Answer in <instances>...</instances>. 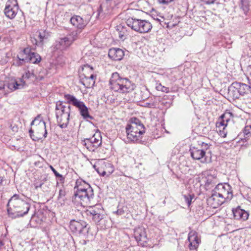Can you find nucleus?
<instances>
[{
    "label": "nucleus",
    "instance_id": "obj_1",
    "mask_svg": "<svg viewBox=\"0 0 251 251\" xmlns=\"http://www.w3.org/2000/svg\"><path fill=\"white\" fill-rule=\"evenodd\" d=\"M7 207L8 217L16 219L26 215L30 208V204L24 201L19 195L14 194L9 200Z\"/></svg>",
    "mask_w": 251,
    "mask_h": 251
},
{
    "label": "nucleus",
    "instance_id": "obj_2",
    "mask_svg": "<svg viewBox=\"0 0 251 251\" xmlns=\"http://www.w3.org/2000/svg\"><path fill=\"white\" fill-rule=\"evenodd\" d=\"M73 199L83 206L90 204L94 198L93 190L90 184L81 178L77 179L74 187Z\"/></svg>",
    "mask_w": 251,
    "mask_h": 251
},
{
    "label": "nucleus",
    "instance_id": "obj_3",
    "mask_svg": "<svg viewBox=\"0 0 251 251\" xmlns=\"http://www.w3.org/2000/svg\"><path fill=\"white\" fill-rule=\"evenodd\" d=\"M109 84L112 90L121 94L130 93L135 88V84L129 79L122 77L117 72L112 74Z\"/></svg>",
    "mask_w": 251,
    "mask_h": 251
},
{
    "label": "nucleus",
    "instance_id": "obj_4",
    "mask_svg": "<svg viewBox=\"0 0 251 251\" xmlns=\"http://www.w3.org/2000/svg\"><path fill=\"white\" fill-rule=\"evenodd\" d=\"M247 94L251 95V86L245 83L234 82L228 88L227 97L229 101L239 99Z\"/></svg>",
    "mask_w": 251,
    "mask_h": 251
},
{
    "label": "nucleus",
    "instance_id": "obj_5",
    "mask_svg": "<svg viewBox=\"0 0 251 251\" xmlns=\"http://www.w3.org/2000/svg\"><path fill=\"white\" fill-rule=\"evenodd\" d=\"M31 126H34V129L31 128L29 130V133L33 140L38 141L47 137L48 133L46 123L40 116L36 117L32 121Z\"/></svg>",
    "mask_w": 251,
    "mask_h": 251
},
{
    "label": "nucleus",
    "instance_id": "obj_6",
    "mask_svg": "<svg viewBox=\"0 0 251 251\" xmlns=\"http://www.w3.org/2000/svg\"><path fill=\"white\" fill-rule=\"evenodd\" d=\"M15 64L17 66H23L28 62L37 64L41 60V56L36 53L31 52V49L29 48H25L19 52Z\"/></svg>",
    "mask_w": 251,
    "mask_h": 251
},
{
    "label": "nucleus",
    "instance_id": "obj_7",
    "mask_svg": "<svg viewBox=\"0 0 251 251\" xmlns=\"http://www.w3.org/2000/svg\"><path fill=\"white\" fill-rule=\"evenodd\" d=\"M64 98L67 103L72 104L78 109L80 115L84 119L87 120L88 119L91 120L94 119L93 117L89 114L88 108L83 101L70 94H65Z\"/></svg>",
    "mask_w": 251,
    "mask_h": 251
},
{
    "label": "nucleus",
    "instance_id": "obj_8",
    "mask_svg": "<svg viewBox=\"0 0 251 251\" xmlns=\"http://www.w3.org/2000/svg\"><path fill=\"white\" fill-rule=\"evenodd\" d=\"M126 24L132 29L141 33L149 32L152 28V25L147 20L131 18L126 20Z\"/></svg>",
    "mask_w": 251,
    "mask_h": 251
},
{
    "label": "nucleus",
    "instance_id": "obj_9",
    "mask_svg": "<svg viewBox=\"0 0 251 251\" xmlns=\"http://www.w3.org/2000/svg\"><path fill=\"white\" fill-rule=\"evenodd\" d=\"M69 227L74 234L85 238L89 237V227L85 221L72 220L70 221Z\"/></svg>",
    "mask_w": 251,
    "mask_h": 251
},
{
    "label": "nucleus",
    "instance_id": "obj_10",
    "mask_svg": "<svg viewBox=\"0 0 251 251\" xmlns=\"http://www.w3.org/2000/svg\"><path fill=\"white\" fill-rule=\"evenodd\" d=\"M201 148L194 146H190L189 152L191 156L194 160H201V162H207L206 156V151L209 148V145L204 142L201 143Z\"/></svg>",
    "mask_w": 251,
    "mask_h": 251
},
{
    "label": "nucleus",
    "instance_id": "obj_11",
    "mask_svg": "<svg viewBox=\"0 0 251 251\" xmlns=\"http://www.w3.org/2000/svg\"><path fill=\"white\" fill-rule=\"evenodd\" d=\"M214 191H216L218 196L224 200H230L232 198L230 186L227 183L218 184L216 185Z\"/></svg>",
    "mask_w": 251,
    "mask_h": 251
},
{
    "label": "nucleus",
    "instance_id": "obj_12",
    "mask_svg": "<svg viewBox=\"0 0 251 251\" xmlns=\"http://www.w3.org/2000/svg\"><path fill=\"white\" fill-rule=\"evenodd\" d=\"M86 212L87 215L92 218L93 222L96 224L103 219L102 210L100 205L90 207Z\"/></svg>",
    "mask_w": 251,
    "mask_h": 251
},
{
    "label": "nucleus",
    "instance_id": "obj_13",
    "mask_svg": "<svg viewBox=\"0 0 251 251\" xmlns=\"http://www.w3.org/2000/svg\"><path fill=\"white\" fill-rule=\"evenodd\" d=\"M19 6L16 0H8L4 10L5 16L10 19H14L17 14Z\"/></svg>",
    "mask_w": 251,
    "mask_h": 251
},
{
    "label": "nucleus",
    "instance_id": "obj_14",
    "mask_svg": "<svg viewBox=\"0 0 251 251\" xmlns=\"http://www.w3.org/2000/svg\"><path fill=\"white\" fill-rule=\"evenodd\" d=\"M80 32V31H73L67 37L60 39L58 42L60 47H57V48L60 50H63L70 46L74 41L76 40L78 35Z\"/></svg>",
    "mask_w": 251,
    "mask_h": 251
},
{
    "label": "nucleus",
    "instance_id": "obj_15",
    "mask_svg": "<svg viewBox=\"0 0 251 251\" xmlns=\"http://www.w3.org/2000/svg\"><path fill=\"white\" fill-rule=\"evenodd\" d=\"M134 236L138 245L142 247L145 246L148 239L146 229L143 226H139L134 230Z\"/></svg>",
    "mask_w": 251,
    "mask_h": 251
},
{
    "label": "nucleus",
    "instance_id": "obj_16",
    "mask_svg": "<svg viewBox=\"0 0 251 251\" xmlns=\"http://www.w3.org/2000/svg\"><path fill=\"white\" fill-rule=\"evenodd\" d=\"M131 124H128L126 127V130L131 129V132H137L138 136H141L145 133V126L137 118L131 119Z\"/></svg>",
    "mask_w": 251,
    "mask_h": 251
},
{
    "label": "nucleus",
    "instance_id": "obj_17",
    "mask_svg": "<svg viewBox=\"0 0 251 251\" xmlns=\"http://www.w3.org/2000/svg\"><path fill=\"white\" fill-rule=\"evenodd\" d=\"M188 240L189 242L190 250L197 251L201 243V239L198 236V233L195 231H191L188 234Z\"/></svg>",
    "mask_w": 251,
    "mask_h": 251
},
{
    "label": "nucleus",
    "instance_id": "obj_18",
    "mask_svg": "<svg viewBox=\"0 0 251 251\" xmlns=\"http://www.w3.org/2000/svg\"><path fill=\"white\" fill-rule=\"evenodd\" d=\"M225 202L224 200L222 199L218 196L216 191H214L210 197L207 199L208 205L213 208H217Z\"/></svg>",
    "mask_w": 251,
    "mask_h": 251
},
{
    "label": "nucleus",
    "instance_id": "obj_19",
    "mask_svg": "<svg viewBox=\"0 0 251 251\" xmlns=\"http://www.w3.org/2000/svg\"><path fill=\"white\" fill-rule=\"evenodd\" d=\"M234 218L237 220L245 221L249 218V214L245 210L241 209L240 206L232 210Z\"/></svg>",
    "mask_w": 251,
    "mask_h": 251
},
{
    "label": "nucleus",
    "instance_id": "obj_20",
    "mask_svg": "<svg viewBox=\"0 0 251 251\" xmlns=\"http://www.w3.org/2000/svg\"><path fill=\"white\" fill-rule=\"evenodd\" d=\"M25 82H23L22 80H20V82L15 81L8 83L7 85H5L4 82L0 81V90L4 89L6 86L11 91H14L17 89H19L23 88Z\"/></svg>",
    "mask_w": 251,
    "mask_h": 251
},
{
    "label": "nucleus",
    "instance_id": "obj_21",
    "mask_svg": "<svg viewBox=\"0 0 251 251\" xmlns=\"http://www.w3.org/2000/svg\"><path fill=\"white\" fill-rule=\"evenodd\" d=\"M125 55L123 50L119 48H112L109 50L108 56L115 61H119L122 59Z\"/></svg>",
    "mask_w": 251,
    "mask_h": 251
},
{
    "label": "nucleus",
    "instance_id": "obj_22",
    "mask_svg": "<svg viewBox=\"0 0 251 251\" xmlns=\"http://www.w3.org/2000/svg\"><path fill=\"white\" fill-rule=\"evenodd\" d=\"M71 107L70 105L66 106L61 101H57L55 106V115L60 114H70Z\"/></svg>",
    "mask_w": 251,
    "mask_h": 251
},
{
    "label": "nucleus",
    "instance_id": "obj_23",
    "mask_svg": "<svg viewBox=\"0 0 251 251\" xmlns=\"http://www.w3.org/2000/svg\"><path fill=\"white\" fill-rule=\"evenodd\" d=\"M71 23L78 29L81 30L86 25L87 23L79 16L74 15L70 19Z\"/></svg>",
    "mask_w": 251,
    "mask_h": 251
},
{
    "label": "nucleus",
    "instance_id": "obj_24",
    "mask_svg": "<svg viewBox=\"0 0 251 251\" xmlns=\"http://www.w3.org/2000/svg\"><path fill=\"white\" fill-rule=\"evenodd\" d=\"M70 114L56 115L57 122L61 128H66L69 124Z\"/></svg>",
    "mask_w": 251,
    "mask_h": 251
},
{
    "label": "nucleus",
    "instance_id": "obj_25",
    "mask_svg": "<svg viewBox=\"0 0 251 251\" xmlns=\"http://www.w3.org/2000/svg\"><path fill=\"white\" fill-rule=\"evenodd\" d=\"M50 32L46 30H40L38 31V40L35 39V44L38 46H42L45 41L50 37Z\"/></svg>",
    "mask_w": 251,
    "mask_h": 251
},
{
    "label": "nucleus",
    "instance_id": "obj_26",
    "mask_svg": "<svg viewBox=\"0 0 251 251\" xmlns=\"http://www.w3.org/2000/svg\"><path fill=\"white\" fill-rule=\"evenodd\" d=\"M96 78V75L94 74H91L90 76L84 75V78L81 80V82L85 87L91 88L94 86Z\"/></svg>",
    "mask_w": 251,
    "mask_h": 251
},
{
    "label": "nucleus",
    "instance_id": "obj_27",
    "mask_svg": "<svg viewBox=\"0 0 251 251\" xmlns=\"http://www.w3.org/2000/svg\"><path fill=\"white\" fill-rule=\"evenodd\" d=\"M232 117V114L230 112H226L222 114L221 117V121L218 123L219 124L218 126H223V129L227 126V123L230 121L231 118Z\"/></svg>",
    "mask_w": 251,
    "mask_h": 251
},
{
    "label": "nucleus",
    "instance_id": "obj_28",
    "mask_svg": "<svg viewBox=\"0 0 251 251\" xmlns=\"http://www.w3.org/2000/svg\"><path fill=\"white\" fill-rule=\"evenodd\" d=\"M81 143L83 146L86 147V148L90 151H95L98 148V144L93 145L88 138H85L82 141Z\"/></svg>",
    "mask_w": 251,
    "mask_h": 251
},
{
    "label": "nucleus",
    "instance_id": "obj_29",
    "mask_svg": "<svg viewBox=\"0 0 251 251\" xmlns=\"http://www.w3.org/2000/svg\"><path fill=\"white\" fill-rule=\"evenodd\" d=\"M66 191L63 187L61 188L59 191V194L57 197V201L61 205H63L66 200Z\"/></svg>",
    "mask_w": 251,
    "mask_h": 251
},
{
    "label": "nucleus",
    "instance_id": "obj_30",
    "mask_svg": "<svg viewBox=\"0 0 251 251\" xmlns=\"http://www.w3.org/2000/svg\"><path fill=\"white\" fill-rule=\"evenodd\" d=\"M131 129L126 130L127 139L132 142H138L140 136H138L137 132H131Z\"/></svg>",
    "mask_w": 251,
    "mask_h": 251
},
{
    "label": "nucleus",
    "instance_id": "obj_31",
    "mask_svg": "<svg viewBox=\"0 0 251 251\" xmlns=\"http://www.w3.org/2000/svg\"><path fill=\"white\" fill-rule=\"evenodd\" d=\"M240 7L244 13L247 15L249 10V0H240Z\"/></svg>",
    "mask_w": 251,
    "mask_h": 251
},
{
    "label": "nucleus",
    "instance_id": "obj_32",
    "mask_svg": "<svg viewBox=\"0 0 251 251\" xmlns=\"http://www.w3.org/2000/svg\"><path fill=\"white\" fill-rule=\"evenodd\" d=\"M206 179L205 185L207 188H211L216 185L215 178H213L212 176H209Z\"/></svg>",
    "mask_w": 251,
    "mask_h": 251
},
{
    "label": "nucleus",
    "instance_id": "obj_33",
    "mask_svg": "<svg viewBox=\"0 0 251 251\" xmlns=\"http://www.w3.org/2000/svg\"><path fill=\"white\" fill-rule=\"evenodd\" d=\"M244 134L245 135L244 139L246 141L250 140V137H251V126H247L245 127L244 129Z\"/></svg>",
    "mask_w": 251,
    "mask_h": 251
},
{
    "label": "nucleus",
    "instance_id": "obj_34",
    "mask_svg": "<svg viewBox=\"0 0 251 251\" xmlns=\"http://www.w3.org/2000/svg\"><path fill=\"white\" fill-rule=\"evenodd\" d=\"M126 207H120V206H118L117 210L113 211V213L116 214L117 215L122 216L126 213Z\"/></svg>",
    "mask_w": 251,
    "mask_h": 251
},
{
    "label": "nucleus",
    "instance_id": "obj_35",
    "mask_svg": "<svg viewBox=\"0 0 251 251\" xmlns=\"http://www.w3.org/2000/svg\"><path fill=\"white\" fill-rule=\"evenodd\" d=\"M183 198L184 201L187 204L188 206H189L191 204L192 199L194 198V195L190 194L184 195H183Z\"/></svg>",
    "mask_w": 251,
    "mask_h": 251
},
{
    "label": "nucleus",
    "instance_id": "obj_36",
    "mask_svg": "<svg viewBox=\"0 0 251 251\" xmlns=\"http://www.w3.org/2000/svg\"><path fill=\"white\" fill-rule=\"evenodd\" d=\"M94 168L95 169V170H96V171L101 176H105L106 175L107 176H109L110 175V174H111V173L113 171V170L112 168H111V171H109L108 173V174H107V173L106 171H103V170H101V169H100V168H96V165H94Z\"/></svg>",
    "mask_w": 251,
    "mask_h": 251
},
{
    "label": "nucleus",
    "instance_id": "obj_37",
    "mask_svg": "<svg viewBox=\"0 0 251 251\" xmlns=\"http://www.w3.org/2000/svg\"><path fill=\"white\" fill-rule=\"evenodd\" d=\"M156 89L158 91H161L163 92H165L166 93H168L170 92L169 88L168 87L162 86L161 83L157 84L156 86Z\"/></svg>",
    "mask_w": 251,
    "mask_h": 251
},
{
    "label": "nucleus",
    "instance_id": "obj_38",
    "mask_svg": "<svg viewBox=\"0 0 251 251\" xmlns=\"http://www.w3.org/2000/svg\"><path fill=\"white\" fill-rule=\"evenodd\" d=\"M120 1V0H105V2L108 6L113 8L116 6Z\"/></svg>",
    "mask_w": 251,
    "mask_h": 251
},
{
    "label": "nucleus",
    "instance_id": "obj_39",
    "mask_svg": "<svg viewBox=\"0 0 251 251\" xmlns=\"http://www.w3.org/2000/svg\"><path fill=\"white\" fill-rule=\"evenodd\" d=\"M50 169H51V170L52 171V172L53 173L54 176L56 177H59L60 178V180L61 181H64V178L63 177V176L61 174H60L59 173H58L56 171V170L51 166V165H50Z\"/></svg>",
    "mask_w": 251,
    "mask_h": 251
},
{
    "label": "nucleus",
    "instance_id": "obj_40",
    "mask_svg": "<svg viewBox=\"0 0 251 251\" xmlns=\"http://www.w3.org/2000/svg\"><path fill=\"white\" fill-rule=\"evenodd\" d=\"M93 145L98 144V148L101 145V141L98 139H97L95 137V135H94L91 138H88Z\"/></svg>",
    "mask_w": 251,
    "mask_h": 251
},
{
    "label": "nucleus",
    "instance_id": "obj_41",
    "mask_svg": "<svg viewBox=\"0 0 251 251\" xmlns=\"http://www.w3.org/2000/svg\"><path fill=\"white\" fill-rule=\"evenodd\" d=\"M33 73L30 72L29 71H27L23 75V79H28L30 78L31 76H33Z\"/></svg>",
    "mask_w": 251,
    "mask_h": 251
},
{
    "label": "nucleus",
    "instance_id": "obj_42",
    "mask_svg": "<svg viewBox=\"0 0 251 251\" xmlns=\"http://www.w3.org/2000/svg\"><path fill=\"white\" fill-rule=\"evenodd\" d=\"M158 2L163 5H168L175 0H157Z\"/></svg>",
    "mask_w": 251,
    "mask_h": 251
},
{
    "label": "nucleus",
    "instance_id": "obj_43",
    "mask_svg": "<svg viewBox=\"0 0 251 251\" xmlns=\"http://www.w3.org/2000/svg\"><path fill=\"white\" fill-rule=\"evenodd\" d=\"M44 182L42 181H36L34 182V186L35 187V189L37 190L38 188H41Z\"/></svg>",
    "mask_w": 251,
    "mask_h": 251
},
{
    "label": "nucleus",
    "instance_id": "obj_44",
    "mask_svg": "<svg viewBox=\"0 0 251 251\" xmlns=\"http://www.w3.org/2000/svg\"><path fill=\"white\" fill-rule=\"evenodd\" d=\"M244 51L248 56H251V45H249L247 48L244 49Z\"/></svg>",
    "mask_w": 251,
    "mask_h": 251
},
{
    "label": "nucleus",
    "instance_id": "obj_45",
    "mask_svg": "<svg viewBox=\"0 0 251 251\" xmlns=\"http://www.w3.org/2000/svg\"><path fill=\"white\" fill-rule=\"evenodd\" d=\"M216 0H205V3L208 4H211L214 3Z\"/></svg>",
    "mask_w": 251,
    "mask_h": 251
},
{
    "label": "nucleus",
    "instance_id": "obj_46",
    "mask_svg": "<svg viewBox=\"0 0 251 251\" xmlns=\"http://www.w3.org/2000/svg\"><path fill=\"white\" fill-rule=\"evenodd\" d=\"M85 68L86 69H88L90 70L91 72H92L93 70V68L92 67H90L89 65H88L86 66H85Z\"/></svg>",
    "mask_w": 251,
    "mask_h": 251
},
{
    "label": "nucleus",
    "instance_id": "obj_47",
    "mask_svg": "<svg viewBox=\"0 0 251 251\" xmlns=\"http://www.w3.org/2000/svg\"><path fill=\"white\" fill-rule=\"evenodd\" d=\"M3 179L2 177L0 176V187L2 185V182H3Z\"/></svg>",
    "mask_w": 251,
    "mask_h": 251
},
{
    "label": "nucleus",
    "instance_id": "obj_48",
    "mask_svg": "<svg viewBox=\"0 0 251 251\" xmlns=\"http://www.w3.org/2000/svg\"><path fill=\"white\" fill-rule=\"evenodd\" d=\"M3 243L0 240V249L3 246Z\"/></svg>",
    "mask_w": 251,
    "mask_h": 251
},
{
    "label": "nucleus",
    "instance_id": "obj_49",
    "mask_svg": "<svg viewBox=\"0 0 251 251\" xmlns=\"http://www.w3.org/2000/svg\"><path fill=\"white\" fill-rule=\"evenodd\" d=\"M119 37L121 39H123V35L119 34Z\"/></svg>",
    "mask_w": 251,
    "mask_h": 251
},
{
    "label": "nucleus",
    "instance_id": "obj_50",
    "mask_svg": "<svg viewBox=\"0 0 251 251\" xmlns=\"http://www.w3.org/2000/svg\"><path fill=\"white\" fill-rule=\"evenodd\" d=\"M226 134H224V135L223 136L224 137L226 136Z\"/></svg>",
    "mask_w": 251,
    "mask_h": 251
},
{
    "label": "nucleus",
    "instance_id": "obj_51",
    "mask_svg": "<svg viewBox=\"0 0 251 251\" xmlns=\"http://www.w3.org/2000/svg\"><path fill=\"white\" fill-rule=\"evenodd\" d=\"M250 143L251 144V141L250 142Z\"/></svg>",
    "mask_w": 251,
    "mask_h": 251
},
{
    "label": "nucleus",
    "instance_id": "obj_52",
    "mask_svg": "<svg viewBox=\"0 0 251 251\" xmlns=\"http://www.w3.org/2000/svg\"><path fill=\"white\" fill-rule=\"evenodd\" d=\"M250 74H251V73Z\"/></svg>",
    "mask_w": 251,
    "mask_h": 251
}]
</instances>
